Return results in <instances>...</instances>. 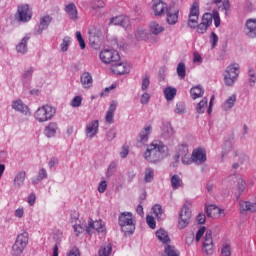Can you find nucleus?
I'll return each instance as SVG.
<instances>
[{
    "label": "nucleus",
    "instance_id": "1",
    "mask_svg": "<svg viewBox=\"0 0 256 256\" xmlns=\"http://www.w3.org/2000/svg\"><path fill=\"white\" fill-rule=\"evenodd\" d=\"M168 148L163 142L160 140H154L148 146L144 153V159L148 161V163H158L167 155Z\"/></svg>",
    "mask_w": 256,
    "mask_h": 256
},
{
    "label": "nucleus",
    "instance_id": "2",
    "mask_svg": "<svg viewBox=\"0 0 256 256\" xmlns=\"http://www.w3.org/2000/svg\"><path fill=\"white\" fill-rule=\"evenodd\" d=\"M118 223L125 235H133L135 233V219L131 212H123L118 218Z\"/></svg>",
    "mask_w": 256,
    "mask_h": 256
},
{
    "label": "nucleus",
    "instance_id": "3",
    "mask_svg": "<svg viewBox=\"0 0 256 256\" xmlns=\"http://www.w3.org/2000/svg\"><path fill=\"white\" fill-rule=\"evenodd\" d=\"M56 110L50 105H43L38 108L34 114L35 120L39 123H46V121H51L55 116Z\"/></svg>",
    "mask_w": 256,
    "mask_h": 256
},
{
    "label": "nucleus",
    "instance_id": "4",
    "mask_svg": "<svg viewBox=\"0 0 256 256\" xmlns=\"http://www.w3.org/2000/svg\"><path fill=\"white\" fill-rule=\"evenodd\" d=\"M239 77V64H230L224 72V83L227 87H233Z\"/></svg>",
    "mask_w": 256,
    "mask_h": 256
},
{
    "label": "nucleus",
    "instance_id": "5",
    "mask_svg": "<svg viewBox=\"0 0 256 256\" xmlns=\"http://www.w3.org/2000/svg\"><path fill=\"white\" fill-rule=\"evenodd\" d=\"M100 59L103 63L113 65L114 63H119L121 56L117 50L104 49L100 52Z\"/></svg>",
    "mask_w": 256,
    "mask_h": 256
},
{
    "label": "nucleus",
    "instance_id": "6",
    "mask_svg": "<svg viewBox=\"0 0 256 256\" xmlns=\"http://www.w3.org/2000/svg\"><path fill=\"white\" fill-rule=\"evenodd\" d=\"M28 244L29 236H27V233L19 234L16 238L14 245L12 246V251L14 255H21V253L25 251V248Z\"/></svg>",
    "mask_w": 256,
    "mask_h": 256
},
{
    "label": "nucleus",
    "instance_id": "7",
    "mask_svg": "<svg viewBox=\"0 0 256 256\" xmlns=\"http://www.w3.org/2000/svg\"><path fill=\"white\" fill-rule=\"evenodd\" d=\"M202 252L204 255H213L215 252V245L213 244V232L207 230L203 237Z\"/></svg>",
    "mask_w": 256,
    "mask_h": 256
},
{
    "label": "nucleus",
    "instance_id": "8",
    "mask_svg": "<svg viewBox=\"0 0 256 256\" xmlns=\"http://www.w3.org/2000/svg\"><path fill=\"white\" fill-rule=\"evenodd\" d=\"M31 17H33V12H31L28 4H21L18 6L16 19L20 21V23L31 21Z\"/></svg>",
    "mask_w": 256,
    "mask_h": 256
},
{
    "label": "nucleus",
    "instance_id": "9",
    "mask_svg": "<svg viewBox=\"0 0 256 256\" xmlns=\"http://www.w3.org/2000/svg\"><path fill=\"white\" fill-rule=\"evenodd\" d=\"M191 209L184 204L178 217V229H185L191 223Z\"/></svg>",
    "mask_w": 256,
    "mask_h": 256
},
{
    "label": "nucleus",
    "instance_id": "10",
    "mask_svg": "<svg viewBox=\"0 0 256 256\" xmlns=\"http://www.w3.org/2000/svg\"><path fill=\"white\" fill-rule=\"evenodd\" d=\"M211 25H213V14L205 13L202 16L201 23L197 25L196 31L200 35H203L204 33H207V30Z\"/></svg>",
    "mask_w": 256,
    "mask_h": 256
},
{
    "label": "nucleus",
    "instance_id": "11",
    "mask_svg": "<svg viewBox=\"0 0 256 256\" xmlns=\"http://www.w3.org/2000/svg\"><path fill=\"white\" fill-rule=\"evenodd\" d=\"M88 34H89V43L91 47H94V48L98 47L99 42L101 41V35H103V33L101 32V28L97 26H90L88 30Z\"/></svg>",
    "mask_w": 256,
    "mask_h": 256
},
{
    "label": "nucleus",
    "instance_id": "12",
    "mask_svg": "<svg viewBox=\"0 0 256 256\" xmlns=\"http://www.w3.org/2000/svg\"><path fill=\"white\" fill-rule=\"evenodd\" d=\"M207 161V151L203 148H197L192 152V162L196 165H203Z\"/></svg>",
    "mask_w": 256,
    "mask_h": 256
},
{
    "label": "nucleus",
    "instance_id": "13",
    "mask_svg": "<svg viewBox=\"0 0 256 256\" xmlns=\"http://www.w3.org/2000/svg\"><path fill=\"white\" fill-rule=\"evenodd\" d=\"M91 229H95L98 233H105L107 228H105V223L102 220L89 219L88 227L86 228L87 233H91Z\"/></svg>",
    "mask_w": 256,
    "mask_h": 256
},
{
    "label": "nucleus",
    "instance_id": "14",
    "mask_svg": "<svg viewBox=\"0 0 256 256\" xmlns=\"http://www.w3.org/2000/svg\"><path fill=\"white\" fill-rule=\"evenodd\" d=\"M131 67L127 63H117L114 62L111 65V71L114 73V75H125L129 73Z\"/></svg>",
    "mask_w": 256,
    "mask_h": 256
},
{
    "label": "nucleus",
    "instance_id": "15",
    "mask_svg": "<svg viewBox=\"0 0 256 256\" xmlns=\"http://www.w3.org/2000/svg\"><path fill=\"white\" fill-rule=\"evenodd\" d=\"M245 33L250 39H256V19H248L246 21Z\"/></svg>",
    "mask_w": 256,
    "mask_h": 256
},
{
    "label": "nucleus",
    "instance_id": "16",
    "mask_svg": "<svg viewBox=\"0 0 256 256\" xmlns=\"http://www.w3.org/2000/svg\"><path fill=\"white\" fill-rule=\"evenodd\" d=\"M205 211L208 217H212L214 219H217V217H221V215L225 217V210L215 205H209L208 207H206Z\"/></svg>",
    "mask_w": 256,
    "mask_h": 256
},
{
    "label": "nucleus",
    "instance_id": "17",
    "mask_svg": "<svg viewBox=\"0 0 256 256\" xmlns=\"http://www.w3.org/2000/svg\"><path fill=\"white\" fill-rule=\"evenodd\" d=\"M86 137L93 139L97 133H99V120L91 121L86 126Z\"/></svg>",
    "mask_w": 256,
    "mask_h": 256
},
{
    "label": "nucleus",
    "instance_id": "18",
    "mask_svg": "<svg viewBox=\"0 0 256 256\" xmlns=\"http://www.w3.org/2000/svg\"><path fill=\"white\" fill-rule=\"evenodd\" d=\"M152 9L156 17H161L165 11H167V4L161 0H153Z\"/></svg>",
    "mask_w": 256,
    "mask_h": 256
},
{
    "label": "nucleus",
    "instance_id": "19",
    "mask_svg": "<svg viewBox=\"0 0 256 256\" xmlns=\"http://www.w3.org/2000/svg\"><path fill=\"white\" fill-rule=\"evenodd\" d=\"M166 21L169 25H175L179 21V10L168 8L166 11Z\"/></svg>",
    "mask_w": 256,
    "mask_h": 256
},
{
    "label": "nucleus",
    "instance_id": "20",
    "mask_svg": "<svg viewBox=\"0 0 256 256\" xmlns=\"http://www.w3.org/2000/svg\"><path fill=\"white\" fill-rule=\"evenodd\" d=\"M152 130L153 128L151 127V125H146L138 135V143H147V141H149V135H151Z\"/></svg>",
    "mask_w": 256,
    "mask_h": 256
},
{
    "label": "nucleus",
    "instance_id": "21",
    "mask_svg": "<svg viewBox=\"0 0 256 256\" xmlns=\"http://www.w3.org/2000/svg\"><path fill=\"white\" fill-rule=\"evenodd\" d=\"M110 24L111 25H119L120 27L127 28V27H129V18H127L123 15L116 16L115 18H112L110 20Z\"/></svg>",
    "mask_w": 256,
    "mask_h": 256
},
{
    "label": "nucleus",
    "instance_id": "22",
    "mask_svg": "<svg viewBox=\"0 0 256 256\" xmlns=\"http://www.w3.org/2000/svg\"><path fill=\"white\" fill-rule=\"evenodd\" d=\"M215 5H217L219 11H224L225 15L229 16V11L231 9V3L229 0H213Z\"/></svg>",
    "mask_w": 256,
    "mask_h": 256
},
{
    "label": "nucleus",
    "instance_id": "23",
    "mask_svg": "<svg viewBox=\"0 0 256 256\" xmlns=\"http://www.w3.org/2000/svg\"><path fill=\"white\" fill-rule=\"evenodd\" d=\"M81 84L84 89H90L93 87V76L89 72H84L80 78Z\"/></svg>",
    "mask_w": 256,
    "mask_h": 256
},
{
    "label": "nucleus",
    "instance_id": "24",
    "mask_svg": "<svg viewBox=\"0 0 256 256\" xmlns=\"http://www.w3.org/2000/svg\"><path fill=\"white\" fill-rule=\"evenodd\" d=\"M247 211H250L251 213H255L256 202H249V201L240 202V213H245Z\"/></svg>",
    "mask_w": 256,
    "mask_h": 256
},
{
    "label": "nucleus",
    "instance_id": "25",
    "mask_svg": "<svg viewBox=\"0 0 256 256\" xmlns=\"http://www.w3.org/2000/svg\"><path fill=\"white\" fill-rule=\"evenodd\" d=\"M65 11L72 21L77 20L78 12H77V6H75L74 3H70L65 7Z\"/></svg>",
    "mask_w": 256,
    "mask_h": 256
},
{
    "label": "nucleus",
    "instance_id": "26",
    "mask_svg": "<svg viewBox=\"0 0 256 256\" xmlns=\"http://www.w3.org/2000/svg\"><path fill=\"white\" fill-rule=\"evenodd\" d=\"M115 111H117V103L116 102H112L106 112V123H109L111 125V123H113V117L115 115Z\"/></svg>",
    "mask_w": 256,
    "mask_h": 256
},
{
    "label": "nucleus",
    "instance_id": "27",
    "mask_svg": "<svg viewBox=\"0 0 256 256\" xmlns=\"http://www.w3.org/2000/svg\"><path fill=\"white\" fill-rule=\"evenodd\" d=\"M57 123L52 122L49 123L48 126H46V128L44 129V135H46V137H55V134L57 133Z\"/></svg>",
    "mask_w": 256,
    "mask_h": 256
},
{
    "label": "nucleus",
    "instance_id": "28",
    "mask_svg": "<svg viewBox=\"0 0 256 256\" xmlns=\"http://www.w3.org/2000/svg\"><path fill=\"white\" fill-rule=\"evenodd\" d=\"M204 94H205V91L201 86H194L190 90V95L194 100L203 97Z\"/></svg>",
    "mask_w": 256,
    "mask_h": 256
},
{
    "label": "nucleus",
    "instance_id": "29",
    "mask_svg": "<svg viewBox=\"0 0 256 256\" xmlns=\"http://www.w3.org/2000/svg\"><path fill=\"white\" fill-rule=\"evenodd\" d=\"M12 108L15 111H20V113H27L29 111V107L23 103L21 100H16L12 104Z\"/></svg>",
    "mask_w": 256,
    "mask_h": 256
},
{
    "label": "nucleus",
    "instance_id": "30",
    "mask_svg": "<svg viewBox=\"0 0 256 256\" xmlns=\"http://www.w3.org/2000/svg\"><path fill=\"white\" fill-rule=\"evenodd\" d=\"M26 177H27V172H25V171L18 172L14 178L15 187H21V185H23V183H25Z\"/></svg>",
    "mask_w": 256,
    "mask_h": 256
},
{
    "label": "nucleus",
    "instance_id": "31",
    "mask_svg": "<svg viewBox=\"0 0 256 256\" xmlns=\"http://www.w3.org/2000/svg\"><path fill=\"white\" fill-rule=\"evenodd\" d=\"M156 237L162 243H169V241H171V238H169V234L164 229L157 230Z\"/></svg>",
    "mask_w": 256,
    "mask_h": 256
},
{
    "label": "nucleus",
    "instance_id": "32",
    "mask_svg": "<svg viewBox=\"0 0 256 256\" xmlns=\"http://www.w3.org/2000/svg\"><path fill=\"white\" fill-rule=\"evenodd\" d=\"M170 183H171L172 189H179L180 187H183V180L177 174H174L171 177Z\"/></svg>",
    "mask_w": 256,
    "mask_h": 256
},
{
    "label": "nucleus",
    "instance_id": "33",
    "mask_svg": "<svg viewBox=\"0 0 256 256\" xmlns=\"http://www.w3.org/2000/svg\"><path fill=\"white\" fill-rule=\"evenodd\" d=\"M162 135L165 137V139H170V137H173V135H175L173 126H171V124L164 125L162 128Z\"/></svg>",
    "mask_w": 256,
    "mask_h": 256
},
{
    "label": "nucleus",
    "instance_id": "34",
    "mask_svg": "<svg viewBox=\"0 0 256 256\" xmlns=\"http://www.w3.org/2000/svg\"><path fill=\"white\" fill-rule=\"evenodd\" d=\"M188 155H189V147L187 146V144H181L178 147L176 159H181V157H187Z\"/></svg>",
    "mask_w": 256,
    "mask_h": 256
},
{
    "label": "nucleus",
    "instance_id": "35",
    "mask_svg": "<svg viewBox=\"0 0 256 256\" xmlns=\"http://www.w3.org/2000/svg\"><path fill=\"white\" fill-rule=\"evenodd\" d=\"M29 41V36H25L22 41L16 46L18 53H27V43Z\"/></svg>",
    "mask_w": 256,
    "mask_h": 256
},
{
    "label": "nucleus",
    "instance_id": "36",
    "mask_svg": "<svg viewBox=\"0 0 256 256\" xmlns=\"http://www.w3.org/2000/svg\"><path fill=\"white\" fill-rule=\"evenodd\" d=\"M235 103H237V95L233 94L224 102L223 108L225 110L233 109V107H235Z\"/></svg>",
    "mask_w": 256,
    "mask_h": 256
},
{
    "label": "nucleus",
    "instance_id": "37",
    "mask_svg": "<svg viewBox=\"0 0 256 256\" xmlns=\"http://www.w3.org/2000/svg\"><path fill=\"white\" fill-rule=\"evenodd\" d=\"M150 31L153 35H159L160 33H163V31H165V28L159 25L157 22H152L150 24Z\"/></svg>",
    "mask_w": 256,
    "mask_h": 256
},
{
    "label": "nucleus",
    "instance_id": "38",
    "mask_svg": "<svg viewBox=\"0 0 256 256\" xmlns=\"http://www.w3.org/2000/svg\"><path fill=\"white\" fill-rule=\"evenodd\" d=\"M164 95L167 101H173V99H175V95H177V89L167 87L164 90Z\"/></svg>",
    "mask_w": 256,
    "mask_h": 256
},
{
    "label": "nucleus",
    "instance_id": "39",
    "mask_svg": "<svg viewBox=\"0 0 256 256\" xmlns=\"http://www.w3.org/2000/svg\"><path fill=\"white\" fill-rule=\"evenodd\" d=\"M164 253L167 256H179V251L177 248H175V246L166 244L165 248H164Z\"/></svg>",
    "mask_w": 256,
    "mask_h": 256
},
{
    "label": "nucleus",
    "instance_id": "40",
    "mask_svg": "<svg viewBox=\"0 0 256 256\" xmlns=\"http://www.w3.org/2000/svg\"><path fill=\"white\" fill-rule=\"evenodd\" d=\"M52 18L49 15H45L40 19V32L43 31V29H47L49 27V23H51Z\"/></svg>",
    "mask_w": 256,
    "mask_h": 256
},
{
    "label": "nucleus",
    "instance_id": "41",
    "mask_svg": "<svg viewBox=\"0 0 256 256\" xmlns=\"http://www.w3.org/2000/svg\"><path fill=\"white\" fill-rule=\"evenodd\" d=\"M177 75L180 77V79H183L185 75H187V67L185 66V63L180 62L177 66Z\"/></svg>",
    "mask_w": 256,
    "mask_h": 256
},
{
    "label": "nucleus",
    "instance_id": "42",
    "mask_svg": "<svg viewBox=\"0 0 256 256\" xmlns=\"http://www.w3.org/2000/svg\"><path fill=\"white\" fill-rule=\"evenodd\" d=\"M43 179H47V170H45V168L39 170L37 178L32 180V183L33 185H37V183L43 181Z\"/></svg>",
    "mask_w": 256,
    "mask_h": 256
},
{
    "label": "nucleus",
    "instance_id": "43",
    "mask_svg": "<svg viewBox=\"0 0 256 256\" xmlns=\"http://www.w3.org/2000/svg\"><path fill=\"white\" fill-rule=\"evenodd\" d=\"M197 23H199V16L189 14V17H188L189 28L195 29L197 27Z\"/></svg>",
    "mask_w": 256,
    "mask_h": 256
},
{
    "label": "nucleus",
    "instance_id": "44",
    "mask_svg": "<svg viewBox=\"0 0 256 256\" xmlns=\"http://www.w3.org/2000/svg\"><path fill=\"white\" fill-rule=\"evenodd\" d=\"M154 176H155V172L153 171V169L148 168V169L145 170L144 181L146 183H151V181H153Z\"/></svg>",
    "mask_w": 256,
    "mask_h": 256
},
{
    "label": "nucleus",
    "instance_id": "45",
    "mask_svg": "<svg viewBox=\"0 0 256 256\" xmlns=\"http://www.w3.org/2000/svg\"><path fill=\"white\" fill-rule=\"evenodd\" d=\"M112 247L111 244H108L106 246H102L99 250V256H109L111 255Z\"/></svg>",
    "mask_w": 256,
    "mask_h": 256
},
{
    "label": "nucleus",
    "instance_id": "46",
    "mask_svg": "<svg viewBox=\"0 0 256 256\" xmlns=\"http://www.w3.org/2000/svg\"><path fill=\"white\" fill-rule=\"evenodd\" d=\"M205 109H207V98H204L202 101H200L197 105L196 111L197 113H205Z\"/></svg>",
    "mask_w": 256,
    "mask_h": 256
},
{
    "label": "nucleus",
    "instance_id": "47",
    "mask_svg": "<svg viewBox=\"0 0 256 256\" xmlns=\"http://www.w3.org/2000/svg\"><path fill=\"white\" fill-rule=\"evenodd\" d=\"M152 212L157 217V219H161V216L163 215V208L161 205L156 204L152 207Z\"/></svg>",
    "mask_w": 256,
    "mask_h": 256
},
{
    "label": "nucleus",
    "instance_id": "48",
    "mask_svg": "<svg viewBox=\"0 0 256 256\" xmlns=\"http://www.w3.org/2000/svg\"><path fill=\"white\" fill-rule=\"evenodd\" d=\"M69 45H71V37L65 36L61 43V51L65 53L69 49Z\"/></svg>",
    "mask_w": 256,
    "mask_h": 256
},
{
    "label": "nucleus",
    "instance_id": "49",
    "mask_svg": "<svg viewBox=\"0 0 256 256\" xmlns=\"http://www.w3.org/2000/svg\"><path fill=\"white\" fill-rule=\"evenodd\" d=\"M189 15H194L196 17H199V4L197 2L192 3L190 7Z\"/></svg>",
    "mask_w": 256,
    "mask_h": 256
},
{
    "label": "nucleus",
    "instance_id": "50",
    "mask_svg": "<svg viewBox=\"0 0 256 256\" xmlns=\"http://www.w3.org/2000/svg\"><path fill=\"white\" fill-rule=\"evenodd\" d=\"M81 103H83V97H81V96H75V97L72 99L70 105H71V107H81Z\"/></svg>",
    "mask_w": 256,
    "mask_h": 256
},
{
    "label": "nucleus",
    "instance_id": "51",
    "mask_svg": "<svg viewBox=\"0 0 256 256\" xmlns=\"http://www.w3.org/2000/svg\"><path fill=\"white\" fill-rule=\"evenodd\" d=\"M221 256H231V245L224 244L221 248Z\"/></svg>",
    "mask_w": 256,
    "mask_h": 256
},
{
    "label": "nucleus",
    "instance_id": "52",
    "mask_svg": "<svg viewBox=\"0 0 256 256\" xmlns=\"http://www.w3.org/2000/svg\"><path fill=\"white\" fill-rule=\"evenodd\" d=\"M185 111H186L185 103L184 102H178L176 104L175 113H177L178 115H181V114L185 113Z\"/></svg>",
    "mask_w": 256,
    "mask_h": 256
},
{
    "label": "nucleus",
    "instance_id": "53",
    "mask_svg": "<svg viewBox=\"0 0 256 256\" xmlns=\"http://www.w3.org/2000/svg\"><path fill=\"white\" fill-rule=\"evenodd\" d=\"M146 223L150 227V229H155L157 227V222H155V218L151 215L146 217Z\"/></svg>",
    "mask_w": 256,
    "mask_h": 256
},
{
    "label": "nucleus",
    "instance_id": "54",
    "mask_svg": "<svg viewBox=\"0 0 256 256\" xmlns=\"http://www.w3.org/2000/svg\"><path fill=\"white\" fill-rule=\"evenodd\" d=\"M212 20H214L215 27H219L221 25V17L219 16L218 11H213Z\"/></svg>",
    "mask_w": 256,
    "mask_h": 256
},
{
    "label": "nucleus",
    "instance_id": "55",
    "mask_svg": "<svg viewBox=\"0 0 256 256\" xmlns=\"http://www.w3.org/2000/svg\"><path fill=\"white\" fill-rule=\"evenodd\" d=\"M205 231H206L205 226H201L199 228V230L196 233V241H197V243H199L201 241V237H203V235H205Z\"/></svg>",
    "mask_w": 256,
    "mask_h": 256
},
{
    "label": "nucleus",
    "instance_id": "56",
    "mask_svg": "<svg viewBox=\"0 0 256 256\" xmlns=\"http://www.w3.org/2000/svg\"><path fill=\"white\" fill-rule=\"evenodd\" d=\"M73 229H74V233H75L76 237H79V235H81V233H83V231H85V229L82 228V226L79 224L73 225Z\"/></svg>",
    "mask_w": 256,
    "mask_h": 256
},
{
    "label": "nucleus",
    "instance_id": "57",
    "mask_svg": "<svg viewBox=\"0 0 256 256\" xmlns=\"http://www.w3.org/2000/svg\"><path fill=\"white\" fill-rule=\"evenodd\" d=\"M211 41H212V47L215 49L217 47V43H219V36L215 32L211 33Z\"/></svg>",
    "mask_w": 256,
    "mask_h": 256
},
{
    "label": "nucleus",
    "instance_id": "58",
    "mask_svg": "<svg viewBox=\"0 0 256 256\" xmlns=\"http://www.w3.org/2000/svg\"><path fill=\"white\" fill-rule=\"evenodd\" d=\"M127 155H129V145L125 144L122 147V151L120 152V156L122 159H125V157H127Z\"/></svg>",
    "mask_w": 256,
    "mask_h": 256
},
{
    "label": "nucleus",
    "instance_id": "59",
    "mask_svg": "<svg viewBox=\"0 0 256 256\" xmlns=\"http://www.w3.org/2000/svg\"><path fill=\"white\" fill-rule=\"evenodd\" d=\"M149 77L145 76L142 81V91H147L149 89L150 85Z\"/></svg>",
    "mask_w": 256,
    "mask_h": 256
},
{
    "label": "nucleus",
    "instance_id": "60",
    "mask_svg": "<svg viewBox=\"0 0 256 256\" xmlns=\"http://www.w3.org/2000/svg\"><path fill=\"white\" fill-rule=\"evenodd\" d=\"M149 99H151V96L147 93H144L140 98V102L142 105H147V103H149Z\"/></svg>",
    "mask_w": 256,
    "mask_h": 256
},
{
    "label": "nucleus",
    "instance_id": "61",
    "mask_svg": "<svg viewBox=\"0 0 256 256\" xmlns=\"http://www.w3.org/2000/svg\"><path fill=\"white\" fill-rule=\"evenodd\" d=\"M98 191L100 193H105V191H107V181H101L99 186H98Z\"/></svg>",
    "mask_w": 256,
    "mask_h": 256
},
{
    "label": "nucleus",
    "instance_id": "62",
    "mask_svg": "<svg viewBox=\"0 0 256 256\" xmlns=\"http://www.w3.org/2000/svg\"><path fill=\"white\" fill-rule=\"evenodd\" d=\"M245 180H243L242 178L239 179L238 181V191L239 193H243V191H245Z\"/></svg>",
    "mask_w": 256,
    "mask_h": 256
},
{
    "label": "nucleus",
    "instance_id": "63",
    "mask_svg": "<svg viewBox=\"0 0 256 256\" xmlns=\"http://www.w3.org/2000/svg\"><path fill=\"white\" fill-rule=\"evenodd\" d=\"M68 256H81V253L79 252V248L77 247L72 248L69 251Z\"/></svg>",
    "mask_w": 256,
    "mask_h": 256
},
{
    "label": "nucleus",
    "instance_id": "64",
    "mask_svg": "<svg viewBox=\"0 0 256 256\" xmlns=\"http://www.w3.org/2000/svg\"><path fill=\"white\" fill-rule=\"evenodd\" d=\"M36 199H37V197L35 196V194H33V193L30 194L28 196V203H29V205H31V206L35 205Z\"/></svg>",
    "mask_w": 256,
    "mask_h": 256
}]
</instances>
